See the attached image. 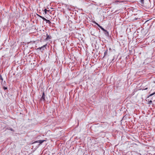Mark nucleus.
Returning a JSON list of instances; mask_svg holds the SVG:
<instances>
[{"label": "nucleus", "instance_id": "1", "mask_svg": "<svg viewBox=\"0 0 155 155\" xmlns=\"http://www.w3.org/2000/svg\"><path fill=\"white\" fill-rule=\"evenodd\" d=\"M41 100H43V101H44L45 100V95L44 92L43 93L41 97Z\"/></svg>", "mask_w": 155, "mask_h": 155}, {"label": "nucleus", "instance_id": "2", "mask_svg": "<svg viewBox=\"0 0 155 155\" xmlns=\"http://www.w3.org/2000/svg\"><path fill=\"white\" fill-rule=\"evenodd\" d=\"M45 140H39L37 141V142L39 143L40 144H41L42 143L45 141Z\"/></svg>", "mask_w": 155, "mask_h": 155}, {"label": "nucleus", "instance_id": "3", "mask_svg": "<svg viewBox=\"0 0 155 155\" xmlns=\"http://www.w3.org/2000/svg\"><path fill=\"white\" fill-rule=\"evenodd\" d=\"M39 17H40V18H42L43 20L44 21H46V20H47V19H46L45 18H44V17L41 16V15H37Z\"/></svg>", "mask_w": 155, "mask_h": 155}, {"label": "nucleus", "instance_id": "4", "mask_svg": "<svg viewBox=\"0 0 155 155\" xmlns=\"http://www.w3.org/2000/svg\"><path fill=\"white\" fill-rule=\"evenodd\" d=\"M46 46H47V44H46L44 45L43 46H41V47L40 48V50H42L43 49V48H46Z\"/></svg>", "mask_w": 155, "mask_h": 155}, {"label": "nucleus", "instance_id": "5", "mask_svg": "<svg viewBox=\"0 0 155 155\" xmlns=\"http://www.w3.org/2000/svg\"><path fill=\"white\" fill-rule=\"evenodd\" d=\"M46 23H48L49 25H51V22H50L49 20L47 19L46 21Z\"/></svg>", "mask_w": 155, "mask_h": 155}, {"label": "nucleus", "instance_id": "6", "mask_svg": "<svg viewBox=\"0 0 155 155\" xmlns=\"http://www.w3.org/2000/svg\"><path fill=\"white\" fill-rule=\"evenodd\" d=\"M100 28L101 29V30H102L103 31H106L107 33H108L107 31H106L103 28H102L101 26L100 27Z\"/></svg>", "mask_w": 155, "mask_h": 155}, {"label": "nucleus", "instance_id": "7", "mask_svg": "<svg viewBox=\"0 0 155 155\" xmlns=\"http://www.w3.org/2000/svg\"><path fill=\"white\" fill-rule=\"evenodd\" d=\"M44 11L45 13V14L47 13V12H48L49 11L47 10L46 9H45L44 10Z\"/></svg>", "mask_w": 155, "mask_h": 155}, {"label": "nucleus", "instance_id": "8", "mask_svg": "<svg viewBox=\"0 0 155 155\" xmlns=\"http://www.w3.org/2000/svg\"><path fill=\"white\" fill-rule=\"evenodd\" d=\"M47 37L46 38V39L48 40V39H49L51 38L50 37H49V36L47 34Z\"/></svg>", "mask_w": 155, "mask_h": 155}, {"label": "nucleus", "instance_id": "9", "mask_svg": "<svg viewBox=\"0 0 155 155\" xmlns=\"http://www.w3.org/2000/svg\"><path fill=\"white\" fill-rule=\"evenodd\" d=\"M107 54V50L105 51L104 52V57L106 56Z\"/></svg>", "mask_w": 155, "mask_h": 155}, {"label": "nucleus", "instance_id": "10", "mask_svg": "<svg viewBox=\"0 0 155 155\" xmlns=\"http://www.w3.org/2000/svg\"><path fill=\"white\" fill-rule=\"evenodd\" d=\"M148 102L149 104H150L151 103H152V101L151 100L148 101Z\"/></svg>", "mask_w": 155, "mask_h": 155}, {"label": "nucleus", "instance_id": "11", "mask_svg": "<svg viewBox=\"0 0 155 155\" xmlns=\"http://www.w3.org/2000/svg\"><path fill=\"white\" fill-rule=\"evenodd\" d=\"M95 24L100 28V27H101V26H100L98 24H97V23H95Z\"/></svg>", "mask_w": 155, "mask_h": 155}, {"label": "nucleus", "instance_id": "12", "mask_svg": "<svg viewBox=\"0 0 155 155\" xmlns=\"http://www.w3.org/2000/svg\"><path fill=\"white\" fill-rule=\"evenodd\" d=\"M95 24L100 28V27H101V26H100L98 24H97V23H95Z\"/></svg>", "mask_w": 155, "mask_h": 155}, {"label": "nucleus", "instance_id": "13", "mask_svg": "<svg viewBox=\"0 0 155 155\" xmlns=\"http://www.w3.org/2000/svg\"><path fill=\"white\" fill-rule=\"evenodd\" d=\"M95 24L100 28V27H101V26H100L98 24H97V23H95Z\"/></svg>", "mask_w": 155, "mask_h": 155}, {"label": "nucleus", "instance_id": "14", "mask_svg": "<svg viewBox=\"0 0 155 155\" xmlns=\"http://www.w3.org/2000/svg\"><path fill=\"white\" fill-rule=\"evenodd\" d=\"M155 94V92H154V93H152V94H150V96H152L153 95H154V94Z\"/></svg>", "mask_w": 155, "mask_h": 155}, {"label": "nucleus", "instance_id": "15", "mask_svg": "<svg viewBox=\"0 0 155 155\" xmlns=\"http://www.w3.org/2000/svg\"><path fill=\"white\" fill-rule=\"evenodd\" d=\"M0 79L2 81L3 80V78H2V77L1 75H0Z\"/></svg>", "mask_w": 155, "mask_h": 155}, {"label": "nucleus", "instance_id": "16", "mask_svg": "<svg viewBox=\"0 0 155 155\" xmlns=\"http://www.w3.org/2000/svg\"><path fill=\"white\" fill-rule=\"evenodd\" d=\"M3 88L5 90H6L7 89V88L5 87H4Z\"/></svg>", "mask_w": 155, "mask_h": 155}, {"label": "nucleus", "instance_id": "17", "mask_svg": "<svg viewBox=\"0 0 155 155\" xmlns=\"http://www.w3.org/2000/svg\"><path fill=\"white\" fill-rule=\"evenodd\" d=\"M9 130H11V131H13V129L12 128H10V129H9Z\"/></svg>", "mask_w": 155, "mask_h": 155}, {"label": "nucleus", "instance_id": "18", "mask_svg": "<svg viewBox=\"0 0 155 155\" xmlns=\"http://www.w3.org/2000/svg\"><path fill=\"white\" fill-rule=\"evenodd\" d=\"M147 88H145L144 89V90H147Z\"/></svg>", "mask_w": 155, "mask_h": 155}, {"label": "nucleus", "instance_id": "19", "mask_svg": "<svg viewBox=\"0 0 155 155\" xmlns=\"http://www.w3.org/2000/svg\"><path fill=\"white\" fill-rule=\"evenodd\" d=\"M143 0H141V2H142V1H143Z\"/></svg>", "mask_w": 155, "mask_h": 155}, {"label": "nucleus", "instance_id": "20", "mask_svg": "<svg viewBox=\"0 0 155 155\" xmlns=\"http://www.w3.org/2000/svg\"><path fill=\"white\" fill-rule=\"evenodd\" d=\"M154 83H155V82H154Z\"/></svg>", "mask_w": 155, "mask_h": 155}]
</instances>
